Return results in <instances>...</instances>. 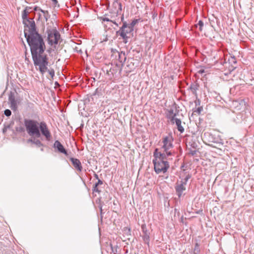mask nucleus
<instances>
[{
	"instance_id": "34",
	"label": "nucleus",
	"mask_w": 254,
	"mask_h": 254,
	"mask_svg": "<svg viewBox=\"0 0 254 254\" xmlns=\"http://www.w3.org/2000/svg\"><path fill=\"white\" fill-rule=\"evenodd\" d=\"M15 129L17 131L19 132H23L25 131V128L23 127H16Z\"/></svg>"
},
{
	"instance_id": "25",
	"label": "nucleus",
	"mask_w": 254,
	"mask_h": 254,
	"mask_svg": "<svg viewBox=\"0 0 254 254\" xmlns=\"http://www.w3.org/2000/svg\"><path fill=\"white\" fill-rule=\"evenodd\" d=\"M140 19H134L130 23H127V25L129 26L131 29L134 30V26L139 22Z\"/></svg>"
},
{
	"instance_id": "36",
	"label": "nucleus",
	"mask_w": 254,
	"mask_h": 254,
	"mask_svg": "<svg viewBox=\"0 0 254 254\" xmlns=\"http://www.w3.org/2000/svg\"><path fill=\"white\" fill-rule=\"evenodd\" d=\"M4 114L7 117H9L11 115V112L9 109H6L4 111Z\"/></svg>"
},
{
	"instance_id": "11",
	"label": "nucleus",
	"mask_w": 254,
	"mask_h": 254,
	"mask_svg": "<svg viewBox=\"0 0 254 254\" xmlns=\"http://www.w3.org/2000/svg\"><path fill=\"white\" fill-rule=\"evenodd\" d=\"M53 147L56 149L58 152L63 153L66 156L68 155L67 150L59 140H56L55 141L53 144Z\"/></svg>"
},
{
	"instance_id": "51",
	"label": "nucleus",
	"mask_w": 254,
	"mask_h": 254,
	"mask_svg": "<svg viewBox=\"0 0 254 254\" xmlns=\"http://www.w3.org/2000/svg\"><path fill=\"white\" fill-rule=\"evenodd\" d=\"M44 147H40V150L41 151H44V148H43Z\"/></svg>"
},
{
	"instance_id": "1",
	"label": "nucleus",
	"mask_w": 254,
	"mask_h": 254,
	"mask_svg": "<svg viewBox=\"0 0 254 254\" xmlns=\"http://www.w3.org/2000/svg\"><path fill=\"white\" fill-rule=\"evenodd\" d=\"M33 12V9L30 6H26L22 12L24 33L30 49L34 64L41 65V69L47 64V57L43 54L46 50V45L42 36L37 30L33 16L29 17Z\"/></svg>"
},
{
	"instance_id": "52",
	"label": "nucleus",
	"mask_w": 254,
	"mask_h": 254,
	"mask_svg": "<svg viewBox=\"0 0 254 254\" xmlns=\"http://www.w3.org/2000/svg\"><path fill=\"white\" fill-rule=\"evenodd\" d=\"M232 70H233L236 68V67H234L233 66H232Z\"/></svg>"
},
{
	"instance_id": "32",
	"label": "nucleus",
	"mask_w": 254,
	"mask_h": 254,
	"mask_svg": "<svg viewBox=\"0 0 254 254\" xmlns=\"http://www.w3.org/2000/svg\"><path fill=\"white\" fill-rule=\"evenodd\" d=\"M10 108L13 110H16L17 108L16 101L15 102H10Z\"/></svg>"
},
{
	"instance_id": "40",
	"label": "nucleus",
	"mask_w": 254,
	"mask_h": 254,
	"mask_svg": "<svg viewBox=\"0 0 254 254\" xmlns=\"http://www.w3.org/2000/svg\"><path fill=\"white\" fill-rule=\"evenodd\" d=\"M104 27L105 29H106L107 30H112V29L109 27L108 28V25L104 24Z\"/></svg>"
},
{
	"instance_id": "2",
	"label": "nucleus",
	"mask_w": 254,
	"mask_h": 254,
	"mask_svg": "<svg viewBox=\"0 0 254 254\" xmlns=\"http://www.w3.org/2000/svg\"><path fill=\"white\" fill-rule=\"evenodd\" d=\"M24 123L26 130L31 137H41L42 135L46 140H51V133L45 122L39 123L36 120L25 119Z\"/></svg>"
},
{
	"instance_id": "43",
	"label": "nucleus",
	"mask_w": 254,
	"mask_h": 254,
	"mask_svg": "<svg viewBox=\"0 0 254 254\" xmlns=\"http://www.w3.org/2000/svg\"><path fill=\"white\" fill-rule=\"evenodd\" d=\"M195 105L197 106V105H200V101L199 100H198L197 101H195Z\"/></svg>"
},
{
	"instance_id": "49",
	"label": "nucleus",
	"mask_w": 254,
	"mask_h": 254,
	"mask_svg": "<svg viewBox=\"0 0 254 254\" xmlns=\"http://www.w3.org/2000/svg\"><path fill=\"white\" fill-rule=\"evenodd\" d=\"M97 91H98V89H97L95 90V92L93 94V95H95L97 94Z\"/></svg>"
},
{
	"instance_id": "30",
	"label": "nucleus",
	"mask_w": 254,
	"mask_h": 254,
	"mask_svg": "<svg viewBox=\"0 0 254 254\" xmlns=\"http://www.w3.org/2000/svg\"><path fill=\"white\" fill-rule=\"evenodd\" d=\"M164 152L166 153L167 156H172V155L174 156L176 154V152L174 151H170L169 149H167L166 150H164Z\"/></svg>"
},
{
	"instance_id": "28",
	"label": "nucleus",
	"mask_w": 254,
	"mask_h": 254,
	"mask_svg": "<svg viewBox=\"0 0 254 254\" xmlns=\"http://www.w3.org/2000/svg\"><path fill=\"white\" fill-rule=\"evenodd\" d=\"M191 175L188 174L184 179H182L180 181V182L182 183L184 185H187V182L191 178Z\"/></svg>"
},
{
	"instance_id": "22",
	"label": "nucleus",
	"mask_w": 254,
	"mask_h": 254,
	"mask_svg": "<svg viewBox=\"0 0 254 254\" xmlns=\"http://www.w3.org/2000/svg\"><path fill=\"white\" fill-rule=\"evenodd\" d=\"M127 63L128 64H127V67L128 68V72H131V71L133 70L137 66L136 65H135L134 63L130 62L129 60H128Z\"/></svg>"
},
{
	"instance_id": "21",
	"label": "nucleus",
	"mask_w": 254,
	"mask_h": 254,
	"mask_svg": "<svg viewBox=\"0 0 254 254\" xmlns=\"http://www.w3.org/2000/svg\"><path fill=\"white\" fill-rule=\"evenodd\" d=\"M175 124H176V125L177 126V128L178 130L180 133H183L184 131V128L182 126V121H181V120L180 119H179L178 120H177Z\"/></svg>"
},
{
	"instance_id": "18",
	"label": "nucleus",
	"mask_w": 254,
	"mask_h": 254,
	"mask_svg": "<svg viewBox=\"0 0 254 254\" xmlns=\"http://www.w3.org/2000/svg\"><path fill=\"white\" fill-rule=\"evenodd\" d=\"M69 160L71 162L72 165L75 170L79 172H81L82 171L83 167L81 165V163L79 159L73 157H70Z\"/></svg>"
},
{
	"instance_id": "42",
	"label": "nucleus",
	"mask_w": 254,
	"mask_h": 254,
	"mask_svg": "<svg viewBox=\"0 0 254 254\" xmlns=\"http://www.w3.org/2000/svg\"><path fill=\"white\" fill-rule=\"evenodd\" d=\"M26 51H27L26 50V51H25V61H27V62H30L29 59L26 57V54H27Z\"/></svg>"
},
{
	"instance_id": "5",
	"label": "nucleus",
	"mask_w": 254,
	"mask_h": 254,
	"mask_svg": "<svg viewBox=\"0 0 254 254\" xmlns=\"http://www.w3.org/2000/svg\"><path fill=\"white\" fill-rule=\"evenodd\" d=\"M98 19L102 21V23L103 22H110V23H113L117 26H119L120 21L121 20V15L117 14V13L113 12V11L110 10L109 14H105L103 16H98Z\"/></svg>"
},
{
	"instance_id": "50",
	"label": "nucleus",
	"mask_w": 254,
	"mask_h": 254,
	"mask_svg": "<svg viewBox=\"0 0 254 254\" xmlns=\"http://www.w3.org/2000/svg\"><path fill=\"white\" fill-rule=\"evenodd\" d=\"M51 52V48H49V49L47 50V52H48L49 53H50Z\"/></svg>"
},
{
	"instance_id": "17",
	"label": "nucleus",
	"mask_w": 254,
	"mask_h": 254,
	"mask_svg": "<svg viewBox=\"0 0 254 254\" xmlns=\"http://www.w3.org/2000/svg\"><path fill=\"white\" fill-rule=\"evenodd\" d=\"M153 157L154 159H156L157 160H159L162 161H167V156L166 153L164 152L163 153H161V152L158 151V149L156 148L154 150L153 153Z\"/></svg>"
},
{
	"instance_id": "48",
	"label": "nucleus",
	"mask_w": 254,
	"mask_h": 254,
	"mask_svg": "<svg viewBox=\"0 0 254 254\" xmlns=\"http://www.w3.org/2000/svg\"><path fill=\"white\" fill-rule=\"evenodd\" d=\"M232 62L234 63V64H236V60L234 58H232Z\"/></svg>"
},
{
	"instance_id": "53",
	"label": "nucleus",
	"mask_w": 254,
	"mask_h": 254,
	"mask_svg": "<svg viewBox=\"0 0 254 254\" xmlns=\"http://www.w3.org/2000/svg\"><path fill=\"white\" fill-rule=\"evenodd\" d=\"M126 253H127L128 250H127V251H126Z\"/></svg>"
},
{
	"instance_id": "38",
	"label": "nucleus",
	"mask_w": 254,
	"mask_h": 254,
	"mask_svg": "<svg viewBox=\"0 0 254 254\" xmlns=\"http://www.w3.org/2000/svg\"><path fill=\"white\" fill-rule=\"evenodd\" d=\"M99 207L100 210L101 219L102 220V218H103V216H102L103 209H102V206L101 204L99 205Z\"/></svg>"
},
{
	"instance_id": "45",
	"label": "nucleus",
	"mask_w": 254,
	"mask_h": 254,
	"mask_svg": "<svg viewBox=\"0 0 254 254\" xmlns=\"http://www.w3.org/2000/svg\"><path fill=\"white\" fill-rule=\"evenodd\" d=\"M94 176L97 180H98V179H99L98 175L96 174V173H94Z\"/></svg>"
},
{
	"instance_id": "44",
	"label": "nucleus",
	"mask_w": 254,
	"mask_h": 254,
	"mask_svg": "<svg viewBox=\"0 0 254 254\" xmlns=\"http://www.w3.org/2000/svg\"><path fill=\"white\" fill-rule=\"evenodd\" d=\"M35 12H34V11L33 12V13H30V15H29V17L30 16H33V19L34 18V17H35Z\"/></svg>"
},
{
	"instance_id": "4",
	"label": "nucleus",
	"mask_w": 254,
	"mask_h": 254,
	"mask_svg": "<svg viewBox=\"0 0 254 254\" xmlns=\"http://www.w3.org/2000/svg\"><path fill=\"white\" fill-rule=\"evenodd\" d=\"M47 34V40L50 46L57 45L58 44L61 36L60 32L56 27L54 28L48 27L46 30Z\"/></svg>"
},
{
	"instance_id": "12",
	"label": "nucleus",
	"mask_w": 254,
	"mask_h": 254,
	"mask_svg": "<svg viewBox=\"0 0 254 254\" xmlns=\"http://www.w3.org/2000/svg\"><path fill=\"white\" fill-rule=\"evenodd\" d=\"M123 67L122 64H118L117 62L116 63L115 65L111 67L109 70L107 71V74L109 76H114L118 72L120 73Z\"/></svg>"
},
{
	"instance_id": "16",
	"label": "nucleus",
	"mask_w": 254,
	"mask_h": 254,
	"mask_svg": "<svg viewBox=\"0 0 254 254\" xmlns=\"http://www.w3.org/2000/svg\"><path fill=\"white\" fill-rule=\"evenodd\" d=\"M39 137H31V138L27 139V142L31 143V146H33V145L37 148L41 147H44L45 145L39 139ZM42 139V137H40Z\"/></svg>"
},
{
	"instance_id": "15",
	"label": "nucleus",
	"mask_w": 254,
	"mask_h": 254,
	"mask_svg": "<svg viewBox=\"0 0 254 254\" xmlns=\"http://www.w3.org/2000/svg\"><path fill=\"white\" fill-rule=\"evenodd\" d=\"M142 231L143 235L142 236V239L144 242L149 246L150 241V233L147 230L146 225L145 224H143L141 226Z\"/></svg>"
},
{
	"instance_id": "39",
	"label": "nucleus",
	"mask_w": 254,
	"mask_h": 254,
	"mask_svg": "<svg viewBox=\"0 0 254 254\" xmlns=\"http://www.w3.org/2000/svg\"><path fill=\"white\" fill-rule=\"evenodd\" d=\"M190 153L191 155L193 156V155H194L195 154H196V150H190Z\"/></svg>"
},
{
	"instance_id": "6",
	"label": "nucleus",
	"mask_w": 254,
	"mask_h": 254,
	"mask_svg": "<svg viewBox=\"0 0 254 254\" xmlns=\"http://www.w3.org/2000/svg\"><path fill=\"white\" fill-rule=\"evenodd\" d=\"M154 171L156 174H159L161 173H165L170 167L169 163L168 161H162L156 159H153Z\"/></svg>"
},
{
	"instance_id": "23",
	"label": "nucleus",
	"mask_w": 254,
	"mask_h": 254,
	"mask_svg": "<svg viewBox=\"0 0 254 254\" xmlns=\"http://www.w3.org/2000/svg\"><path fill=\"white\" fill-rule=\"evenodd\" d=\"M200 252V245L197 242H196L194 244V247L192 250V253L193 254H199Z\"/></svg>"
},
{
	"instance_id": "29",
	"label": "nucleus",
	"mask_w": 254,
	"mask_h": 254,
	"mask_svg": "<svg viewBox=\"0 0 254 254\" xmlns=\"http://www.w3.org/2000/svg\"><path fill=\"white\" fill-rule=\"evenodd\" d=\"M203 110V107L202 106L199 107L197 108L193 109V113H196L198 115H200L201 112Z\"/></svg>"
},
{
	"instance_id": "3",
	"label": "nucleus",
	"mask_w": 254,
	"mask_h": 254,
	"mask_svg": "<svg viewBox=\"0 0 254 254\" xmlns=\"http://www.w3.org/2000/svg\"><path fill=\"white\" fill-rule=\"evenodd\" d=\"M121 23H122V25L118 30L116 31L114 39L118 38L119 40H121L124 44H127L128 42L129 39L133 37V31L127 25V21L125 20L124 15H122L119 24H121Z\"/></svg>"
},
{
	"instance_id": "41",
	"label": "nucleus",
	"mask_w": 254,
	"mask_h": 254,
	"mask_svg": "<svg viewBox=\"0 0 254 254\" xmlns=\"http://www.w3.org/2000/svg\"><path fill=\"white\" fill-rule=\"evenodd\" d=\"M39 7H37V6H35L34 8L33 9V11L34 12H35V11H37V10H40L39 9Z\"/></svg>"
},
{
	"instance_id": "19",
	"label": "nucleus",
	"mask_w": 254,
	"mask_h": 254,
	"mask_svg": "<svg viewBox=\"0 0 254 254\" xmlns=\"http://www.w3.org/2000/svg\"><path fill=\"white\" fill-rule=\"evenodd\" d=\"M199 84L197 82V81H195L193 83H191L190 86L189 88V90H190L193 95L197 97V91L199 89Z\"/></svg>"
},
{
	"instance_id": "35",
	"label": "nucleus",
	"mask_w": 254,
	"mask_h": 254,
	"mask_svg": "<svg viewBox=\"0 0 254 254\" xmlns=\"http://www.w3.org/2000/svg\"><path fill=\"white\" fill-rule=\"evenodd\" d=\"M199 26V30L201 31L202 30V27L203 26V22L202 20H199L197 23Z\"/></svg>"
},
{
	"instance_id": "47",
	"label": "nucleus",
	"mask_w": 254,
	"mask_h": 254,
	"mask_svg": "<svg viewBox=\"0 0 254 254\" xmlns=\"http://www.w3.org/2000/svg\"><path fill=\"white\" fill-rule=\"evenodd\" d=\"M178 149H179L180 150V154H182V149L181 148V147L180 146L179 147Z\"/></svg>"
},
{
	"instance_id": "8",
	"label": "nucleus",
	"mask_w": 254,
	"mask_h": 254,
	"mask_svg": "<svg viewBox=\"0 0 254 254\" xmlns=\"http://www.w3.org/2000/svg\"><path fill=\"white\" fill-rule=\"evenodd\" d=\"M174 139L171 135V133L169 134L168 136H166L162 138V143L163 145L162 148L164 150L170 149L173 147V141Z\"/></svg>"
},
{
	"instance_id": "20",
	"label": "nucleus",
	"mask_w": 254,
	"mask_h": 254,
	"mask_svg": "<svg viewBox=\"0 0 254 254\" xmlns=\"http://www.w3.org/2000/svg\"><path fill=\"white\" fill-rule=\"evenodd\" d=\"M103 184V181L100 179H98L97 182L95 183V184L93 186L92 188V191L94 192H98V193L101 192V190L99 189L98 186L100 185H102Z\"/></svg>"
},
{
	"instance_id": "24",
	"label": "nucleus",
	"mask_w": 254,
	"mask_h": 254,
	"mask_svg": "<svg viewBox=\"0 0 254 254\" xmlns=\"http://www.w3.org/2000/svg\"><path fill=\"white\" fill-rule=\"evenodd\" d=\"M177 115H174L173 116H166V118L168 119L171 124L173 125L176 122V120L179 119L177 118Z\"/></svg>"
},
{
	"instance_id": "9",
	"label": "nucleus",
	"mask_w": 254,
	"mask_h": 254,
	"mask_svg": "<svg viewBox=\"0 0 254 254\" xmlns=\"http://www.w3.org/2000/svg\"><path fill=\"white\" fill-rule=\"evenodd\" d=\"M186 185H184L180 182L178 181L176 183L175 189L179 199L185 194H183V191L186 190Z\"/></svg>"
},
{
	"instance_id": "10",
	"label": "nucleus",
	"mask_w": 254,
	"mask_h": 254,
	"mask_svg": "<svg viewBox=\"0 0 254 254\" xmlns=\"http://www.w3.org/2000/svg\"><path fill=\"white\" fill-rule=\"evenodd\" d=\"M44 52H45V51L43 52V55H46L47 57V64L46 65V66L44 67V68H41L40 69L41 65H35V64H34V65L36 67H37V66L38 67V70L41 74H43L46 71H48L49 74L52 77V78H53V77L55 76V71H54V69H48V66L49 64V58L48 57V55L47 54H45Z\"/></svg>"
},
{
	"instance_id": "13",
	"label": "nucleus",
	"mask_w": 254,
	"mask_h": 254,
	"mask_svg": "<svg viewBox=\"0 0 254 254\" xmlns=\"http://www.w3.org/2000/svg\"><path fill=\"white\" fill-rule=\"evenodd\" d=\"M111 10L113 11V12L117 13V14L121 15V18L122 15H124V13H122V5L121 2H118V0H115L112 4V8Z\"/></svg>"
},
{
	"instance_id": "46",
	"label": "nucleus",
	"mask_w": 254,
	"mask_h": 254,
	"mask_svg": "<svg viewBox=\"0 0 254 254\" xmlns=\"http://www.w3.org/2000/svg\"><path fill=\"white\" fill-rule=\"evenodd\" d=\"M54 2V4L56 5L58 3V0H52Z\"/></svg>"
},
{
	"instance_id": "27",
	"label": "nucleus",
	"mask_w": 254,
	"mask_h": 254,
	"mask_svg": "<svg viewBox=\"0 0 254 254\" xmlns=\"http://www.w3.org/2000/svg\"><path fill=\"white\" fill-rule=\"evenodd\" d=\"M39 9L40 11L44 14V16L46 19V21H47L48 19L50 17V15L49 14V12L47 10H44L41 8H39Z\"/></svg>"
},
{
	"instance_id": "26",
	"label": "nucleus",
	"mask_w": 254,
	"mask_h": 254,
	"mask_svg": "<svg viewBox=\"0 0 254 254\" xmlns=\"http://www.w3.org/2000/svg\"><path fill=\"white\" fill-rule=\"evenodd\" d=\"M8 100L10 102H15V96H14V93L10 91L9 95H8Z\"/></svg>"
},
{
	"instance_id": "14",
	"label": "nucleus",
	"mask_w": 254,
	"mask_h": 254,
	"mask_svg": "<svg viewBox=\"0 0 254 254\" xmlns=\"http://www.w3.org/2000/svg\"><path fill=\"white\" fill-rule=\"evenodd\" d=\"M179 107L178 106V105L175 102H174L173 104L172 105L171 108L170 109H168L166 110V116H173L174 115H178L179 113Z\"/></svg>"
},
{
	"instance_id": "37",
	"label": "nucleus",
	"mask_w": 254,
	"mask_h": 254,
	"mask_svg": "<svg viewBox=\"0 0 254 254\" xmlns=\"http://www.w3.org/2000/svg\"><path fill=\"white\" fill-rule=\"evenodd\" d=\"M152 19L153 20H155L157 18L158 13H157V11L153 10L152 11Z\"/></svg>"
},
{
	"instance_id": "33",
	"label": "nucleus",
	"mask_w": 254,
	"mask_h": 254,
	"mask_svg": "<svg viewBox=\"0 0 254 254\" xmlns=\"http://www.w3.org/2000/svg\"><path fill=\"white\" fill-rule=\"evenodd\" d=\"M10 128V124L9 125H4V127L2 129V132L3 134H5L7 129H9Z\"/></svg>"
},
{
	"instance_id": "7",
	"label": "nucleus",
	"mask_w": 254,
	"mask_h": 254,
	"mask_svg": "<svg viewBox=\"0 0 254 254\" xmlns=\"http://www.w3.org/2000/svg\"><path fill=\"white\" fill-rule=\"evenodd\" d=\"M111 58L119 62L118 64H122L124 66V63L126 61L127 56L125 52H119L116 49H111Z\"/></svg>"
},
{
	"instance_id": "31",
	"label": "nucleus",
	"mask_w": 254,
	"mask_h": 254,
	"mask_svg": "<svg viewBox=\"0 0 254 254\" xmlns=\"http://www.w3.org/2000/svg\"><path fill=\"white\" fill-rule=\"evenodd\" d=\"M189 145L192 148L195 149L197 147V144L194 141H191L189 142Z\"/></svg>"
}]
</instances>
